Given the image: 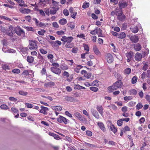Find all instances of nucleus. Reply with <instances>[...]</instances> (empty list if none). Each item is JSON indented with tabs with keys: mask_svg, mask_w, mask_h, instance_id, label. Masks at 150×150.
Wrapping results in <instances>:
<instances>
[{
	"mask_svg": "<svg viewBox=\"0 0 150 150\" xmlns=\"http://www.w3.org/2000/svg\"><path fill=\"white\" fill-rule=\"evenodd\" d=\"M38 58L40 60L41 62H44V59L43 57L40 54L38 55Z\"/></svg>",
	"mask_w": 150,
	"mask_h": 150,
	"instance_id": "60",
	"label": "nucleus"
},
{
	"mask_svg": "<svg viewBox=\"0 0 150 150\" xmlns=\"http://www.w3.org/2000/svg\"><path fill=\"white\" fill-rule=\"evenodd\" d=\"M61 42L58 40L55 41H53L51 43L52 47L55 49H58L59 48L58 46L61 45Z\"/></svg>",
	"mask_w": 150,
	"mask_h": 150,
	"instance_id": "10",
	"label": "nucleus"
},
{
	"mask_svg": "<svg viewBox=\"0 0 150 150\" xmlns=\"http://www.w3.org/2000/svg\"><path fill=\"white\" fill-rule=\"evenodd\" d=\"M6 34L7 35L11 37L13 36L14 34V29L13 27L11 25L6 30Z\"/></svg>",
	"mask_w": 150,
	"mask_h": 150,
	"instance_id": "8",
	"label": "nucleus"
},
{
	"mask_svg": "<svg viewBox=\"0 0 150 150\" xmlns=\"http://www.w3.org/2000/svg\"><path fill=\"white\" fill-rule=\"evenodd\" d=\"M57 11L54 8H52L50 11V13L51 14H54L56 13Z\"/></svg>",
	"mask_w": 150,
	"mask_h": 150,
	"instance_id": "51",
	"label": "nucleus"
},
{
	"mask_svg": "<svg viewBox=\"0 0 150 150\" xmlns=\"http://www.w3.org/2000/svg\"><path fill=\"white\" fill-rule=\"evenodd\" d=\"M37 42L35 40H30L28 46L29 49L30 50H37L38 49Z\"/></svg>",
	"mask_w": 150,
	"mask_h": 150,
	"instance_id": "2",
	"label": "nucleus"
},
{
	"mask_svg": "<svg viewBox=\"0 0 150 150\" xmlns=\"http://www.w3.org/2000/svg\"><path fill=\"white\" fill-rule=\"evenodd\" d=\"M12 72L14 74H19L20 72V70L18 69H13Z\"/></svg>",
	"mask_w": 150,
	"mask_h": 150,
	"instance_id": "48",
	"label": "nucleus"
},
{
	"mask_svg": "<svg viewBox=\"0 0 150 150\" xmlns=\"http://www.w3.org/2000/svg\"><path fill=\"white\" fill-rule=\"evenodd\" d=\"M143 105L141 103H139L136 106V109L139 110L143 107Z\"/></svg>",
	"mask_w": 150,
	"mask_h": 150,
	"instance_id": "49",
	"label": "nucleus"
},
{
	"mask_svg": "<svg viewBox=\"0 0 150 150\" xmlns=\"http://www.w3.org/2000/svg\"><path fill=\"white\" fill-rule=\"evenodd\" d=\"M18 93L19 95L21 96H26L28 94V92L23 90H20L19 91Z\"/></svg>",
	"mask_w": 150,
	"mask_h": 150,
	"instance_id": "35",
	"label": "nucleus"
},
{
	"mask_svg": "<svg viewBox=\"0 0 150 150\" xmlns=\"http://www.w3.org/2000/svg\"><path fill=\"white\" fill-rule=\"evenodd\" d=\"M81 73L87 79H89L91 76V73H87V71L85 70H82L81 71Z\"/></svg>",
	"mask_w": 150,
	"mask_h": 150,
	"instance_id": "14",
	"label": "nucleus"
},
{
	"mask_svg": "<svg viewBox=\"0 0 150 150\" xmlns=\"http://www.w3.org/2000/svg\"><path fill=\"white\" fill-rule=\"evenodd\" d=\"M117 124L119 126H121L123 124V120L122 119H120L117 121Z\"/></svg>",
	"mask_w": 150,
	"mask_h": 150,
	"instance_id": "54",
	"label": "nucleus"
},
{
	"mask_svg": "<svg viewBox=\"0 0 150 150\" xmlns=\"http://www.w3.org/2000/svg\"><path fill=\"white\" fill-rule=\"evenodd\" d=\"M2 69L5 70L9 69V67L7 64L3 65L2 67Z\"/></svg>",
	"mask_w": 150,
	"mask_h": 150,
	"instance_id": "52",
	"label": "nucleus"
},
{
	"mask_svg": "<svg viewBox=\"0 0 150 150\" xmlns=\"http://www.w3.org/2000/svg\"><path fill=\"white\" fill-rule=\"evenodd\" d=\"M96 108L101 115L103 117L104 116V112L103 108L102 105H97Z\"/></svg>",
	"mask_w": 150,
	"mask_h": 150,
	"instance_id": "16",
	"label": "nucleus"
},
{
	"mask_svg": "<svg viewBox=\"0 0 150 150\" xmlns=\"http://www.w3.org/2000/svg\"><path fill=\"white\" fill-rule=\"evenodd\" d=\"M69 11L70 13L71 17L75 19L76 17V16L77 14V12L74 11V9L73 8L71 7L69 9Z\"/></svg>",
	"mask_w": 150,
	"mask_h": 150,
	"instance_id": "17",
	"label": "nucleus"
},
{
	"mask_svg": "<svg viewBox=\"0 0 150 150\" xmlns=\"http://www.w3.org/2000/svg\"><path fill=\"white\" fill-rule=\"evenodd\" d=\"M73 39V38L71 36L67 37L66 36H64L62 37L61 40L64 42L63 43V44H65L66 42H71Z\"/></svg>",
	"mask_w": 150,
	"mask_h": 150,
	"instance_id": "5",
	"label": "nucleus"
},
{
	"mask_svg": "<svg viewBox=\"0 0 150 150\" xmlns=\"http://www.w3.org/2000/svg\"><path fill=\"white\" fill-rule=\"evenodd\" d=\"M34 60V57L30 56H28L27 57V61L30 63H32Z\"/></svg>",
	"mask_w": 150,
	"mask_h": 150,
	"instance_id": "31",
	"label": "nucleus"
},
{
	"mask_svg": "<svg viewBox=\"0 0 150 150\" xmlns=\"http://www.w3.org/2000/svg\"><path fill=\"white\" fill-rule=\"evenodd\" d=\"M83 67L81 65H76L74 68V71L77 73H79L80 72V70Z\"/></svg>",
	"mask_w": 150,
	"mask_h": 150,
	"instance_id": "21",
	"label": "nucleus"
},
{
	"mask_svg": "<svg viewBox=\"0 0 150 150\" xmlns=\"http://www.w3.org/2000/svg\"><path fill=\"white\" fill-rule=\"evenodd\" d=\"M93 50L94 52L96 54L98 55L100 54V52L96 45L93 46Z\"/></svg>",
	"mask_w": 150,
	"mask_h": 150,
	"instance_id": "25",
	"label": "nucleus"
},
{
	"mask_svg": "<svg viewBox=\"0 0 150 150\" xmlns=\"http://www.w3.org/2000/svg\"><path fill=\"white\" fill-rule=\"evenodd\" d=\"M62 75L64 76H66L67 78V80L69 82H70L72 81V79L71 77H69V73L66 71H64Z\"/></svg>",
	"mask_w": 150,
	"mask_h": 150,
	"instance_id": "18",
	"label": "nucleus"
},
{
	"mask_svg": "<svg viewBox=\"0 0 150 150\" xmlns=\"http://www.w3.org/2000/svg\"><path fill=\"white\" fill-rule=\"evenodd\" d=\"M0 18L1 19H4L9 21H11V20L5 16H0Z\"/></svg>",
	"mask_w": 150,
	"mask_h": 150,
	"instance_id": "53",
	"label": "nucleus"
},
{
	"mask_svg": "<svg viewBox=\"0 0 150 150\" xmlns=\"http://www.w3.org/2000/svg\"><path fill=\"white\" fill-rule=\"evenodd\" d=\"M78 50V49L77 47H74L72 49L71 52H72L74 53H76L77 52Z\"/></svg>",
	"mask_w": 150,
	"mask_h": 150,
	"instance_id": "62",
	"label": "nucleus"
},
{
	"mask_svg": "<svg viewBox=\"0 0 150 150\" xmlns=\"http://www.w3.org/2000/svg\"><path fill=\"white\" fill-rule=\"evenodd\" d=\"M89 6V3L88 2L85 1L82 5V8H88Z\"/></svg>",
	"mask_w": 150,
	"mask_h": 150,
	"instance_id": "42",
	"label": "nucleus"
},
{
	"mask_svg": "<svg viewBox=\"0 0 150 150\" xmlns=\"http://www.w3.org/2000/svg\"><path fill=\"white\" fill-rule=\"evenodd\" d=\"M86 134L88 136L91 137L92 135V132L89 130H87L86 131Z\"/></svg>",
	"mask_w": 150,
	"mask_h": 150,
	"instance_id": "63",
	"label": "nucleus"
},
{
	"mask_svg": "<svg viewBox=\"0 0 150 150\" xmlns=\"http://www.w3.org/2000/svg\"><path fill=\"white\" fill-rule=\"evenodd\" d=\"M41 109L40 110V112L44 115H47V111L49 110L48 108L42 106L41 107Z\"/></svg>",
	"mask_w": 150,
	"mask_h": 150,
	"instance_id": "19",
	"label": "nucleus"
},
{
	"mask_svg": "<svg viewBox=\"0 0 150 150\" xmlns=\"http://www.w3.org/2000/svg\"><path fill=\"white\" fill-rule=\"evenodd\" d=\"M67 25L68 26L70 27L71 29H74L75 27L73 23H68L67 24Z\"/></svg>",
	"mask_w": 150,
	"mask_h": 150,
	"instance_id": "61",
	"label": "nucleus"
},
{
	"mask_svg": "<svg viewBox=\"0 0 150 150\" xmlns=\"http://www.w3.org/2000/svg\"><path fill=\"white\" fill-rule=\"evenodd\" d=\"M124 132L125 133L126 132L129 131H130L129 127L127 125L125 126L123 129Z\"/></svg>",
	"mask_w": 150,
	"mask_h": 150,
	"instance_id": "58",
	"label": "nucleus"
},
{
	"mask_svg": "<svg viewBox=\"0 0 150 150\" xmlns=\"http://www.w3.org/2000/svg\"><path fill=\"white\" fill-rule=\"evenodd\" d=\"M91 112L93 115L96 119H99L100 116L98 113L95 109L93 108L91 109Z\"/></svg>",
	"mask_w": 150,
	"mask_h": 150,
	"instance_id": "15",
	"label": "nucleus"
},
{
	"mask_svg": "<svg viewBox=\"0 0 150 150\" xmlns=\"http://www.w3.org/2000/svg\"><path fill=\"white\" fill-rule=\"evenodd\" d=\"M0 108L1 109L7 110L8 109V107L6 105L2 104L0 106Z\"/></svg>",
	"mask_w": 150,
	"mask_h": 150,
	"instance_id": "56",
	"label": "nucleus"
},
{
	"mask_svg": "<svg viewBox=\"0 0 150 150\" xmlns=\"http://www.w3.org/2000/svg\"><path fill=\"white\" fill-rule=\"evenodd\" d=\"M74 115L79 120H82V117L81 114L77 112H75L74 114Z\"/></svg>",
	"mask_w": 150,
	"mask_h": 150,
	"instance_id": "32",
	"label": "nucleus"
},
{
	"mask_svg": "<svg viewBox=\"0 0 150 150\" xmlns=\"http://www.w3.org/2000/svg\"><path fill=\"white\" fill-rule=\"evenodd\" d=\"M67 20L64 18L60 19L59 21V23L61 25H64L67 23Z\"/></svg>",
	"mask_w": 150,
	"mask_h": 150,
	"instance_id": "37",
	"label": "nucleus"
},
{
	"mask_svg": "<svg viewBox=\"0 0 150 150\" xmlns=\"http://www.w3.org/2000/svg\"><path fill=\"white\" fill-rule=\"evenodd\" d=\"M19 11L22 13H28L30 12V9L23 8H20Z\"/></svg>",
	"mask_w": 150,
	"mask_h": 150,
	"instance_id": "26",
	"label": "nucleus"
},
{
	"mask_svg": "<svg viewBox=\"0 0 150 150\" xmlns=\"http://www.w3.org/2000/svg\"><path fill=\"white\" fill-rule=\"evenodd\" d=\"M33 20L35 21V24L37 26L44 28L48 26V24L47 23H43L42 22H39L35 18H33Z\"/></svg>",
	"mask_w": 150,
	"mask_h": 150,
	"instance_id": "3",
	"label": "nucleus"
},
{
	"mask_svg": "<svg viewBox=\"0 0 150 150\" xmlns=\"http://www.w3.org/2000/svg\"><path fill=\"white\" fill-rule=\"evenodd\" d=\"M130 39L132 42L133 43H136L139 40L138 37L137 35L131 36Z\"/></svg>",
	"mask_w": 150,
	"mask_h": 150,
	"instance_id": "20",
	"label": "nucleus"
},
{
	"mask_svg": "<svg viewBox=\"0 0 150 150\" xmlns=\"http://www.w3.org/2000/svg\"><path fill=\"white\" fill-rule=\"evenodd\" d=\"M110 128L111 131H112L115 134H116V133L117 132V128L115 127V126L113 124H111L110 126Z\"/></svg>",
	"mask_w": 150,
	"mask_h": 150,
	"instance_id": "23",
	"label": "nucleus"
},
{
	"mask_svg": "<svg viewBox=\"0 0 150 150\" xmlns=\"http://www.w3.org/2000/svg\"><path fill=\"white\" fill-rule=\"evenodd\" d=\"M97 125L100 128L103 132L106 131V129L103 123L101 122H97Z\"/></svg>",
	"mask_w": 150,
	"mask_h": 150,
	"instance_id": "13",
	"label": "nucleus"
},
{
	"mask_svg": "<svg viewBox=\"0 0 150 150\" xmlns=\"http://www.w3.org/2000/svg\"><path fill=\"white\" fill-rule=\"evenodd\" d=\"M14 31L18 36H21L22 34L23 35H25V32L19 26H17L14 28Z\"/></svg>",
	"mask_w": 150,
	"mask_h": 150,
	"instance_id": "4",
	"label": "nucleus"
},
{
	"mask_svg": "<svg viewBox=\"0 0 150 150\" xmlns=\"http://www.w3.org/2000/svg\"><path fill=\"white\" fill-rule=\"evenodd\" d=\"M127 3L124 0H120L118 3V6L120 9L125 8L127 7Z\"/></svg>",
	"mask_w": 150,
	"mask_h": 150,
	"instance_id": "7",
	"label": "nucleus"
},
{
	"mask_svg": "<svg viewBox=\"0 0 150 150\" xmlns=\"http://www.w3.org/2000/svg\"><path fill=\"white\" fill-rule=\"evenodd\" d=\"M134 47L135 50L136 51H140L142 48L141 46L139 43H137L134 45Z\"/></svg>",
	"mask_w": 150,
	"mask_h": 150,
	"instance_id": "27",
	"label": "nucleus"
},
{
	"mask_svg": "<svg viewBox=\"0 0 150 150\" xmlns=\"http://www.w3.org/2000/svg\"><path fill=\"white\" fill-rule=\"evenodd\" d=\"M143 63L144 64V66L142 67V69L144 71H146L148 67V65L146 64L144 62H143Z\"/></svg>",
	"mask_w": 150,
	"mask_h": 150,
	"instance_id": "46",
	"label": "nucleus"
},
{
	"mask_svg": "<svg viewBox=\"0 0 150 150\" xmlns=\"http://www.w3.org/2000/svg\"><path fill=\"white\" fill-rule=\"evenodd\" d=\"M117 18L119 20L122 21L125 19V16L124 14L121 15L117 16Z\"/></svg>",
	"mask_w": 150,
	"mask_h": 150,
	"instance_id": "41",
	"label": "nucleus"
},
{
	"mask_svg": "<svg viewBox=\"0 0 150 150\" xmlns=\"http://www.w3.org/2000/svg\"><path fill=\"white\" fill-rule=\"evenodd\" d=\"M83 47L85 50L86 51V54H89V48L88 45L85 44H83Z\"/></svg>",
	"mask_w": 150,
	"mask_h": 150,
	"instance_id": "38",
	"label": "nucleus"
},
{
	"mask_svg": "<svg viewBox=\"0 0 150 150\" xmlns=\"http://www.w3.org/2000/svg\"><path fill=\"white\" fill-rule=\"evenodd\" d=\"M45 30L44 29L41 30L38 32V34L41 35H43L45 32Z\"/></svg>",
	"mask_w": 150,
	"mask_h": 150,
	"instance_id": "50",
	"label": "nucleus"
},
{
	"mask_svg": "<svg viewBox=\"0 0 150 150\" xmlns=\"http://www.w3.org/2000/svg\"><path fill=\"white\" fill-rule=\"evenodd\" d=\"M129 93L131 95L135 96L137 93V91L135 89H132L129 91Z\"/></svg>",
	"mask_w": 150,
	"mask_h": 150,
	"instance_id": "39",
	"label": "nucleus"
},
{
	"mask_svg": "<svg viewBox=\"0 0 150 150\" xmlns=\"http://www.w3.org/2000/svg\"><path fill=\"white\" fill-rule=\"evenodd\" d=\"M72 45L71 42H67L65 45V47L68 48H71L72 47Z\"/></svg>",
	"mask_w": 150,
	"mask_h": 150,
	"instance_id": "59",
	"label": "nucleus"
},
{
	"mask_svg": "<svg viewBox=\"0 0 150 150\" xmlns=\"http://www.w3.org/2000/svg\"><path fill=\"white\" fill-rule=\"evenodd\" d=\"M89 88L92 91L96 92L98 90V88L96 87L92 86L90 87Z\"/></svg>",
	"mask_w": 150,
	"mask_h": 150,
	"instance_id": "47",
	"label": "nucleus"
},
{
	"mask_svg": "<svg viewBox=\"0 0 150 150\" xmlns=\"http://www.w3.org/2000/svg\"><path fill=\"white\" fill-rule=\"evenodd\" d=\"M41 73L42 75H45L46 74L47 76L45 68H43L42 69V70L41 71Z\"/></svg>",
	"mask_w": 150,
	"mask_h": 150,
	"instance_id": "55",
	"label": "nucleus"
},
{
	"mask_svg": "<svg viewBox=\"0 0 150 150\" xmlns=\"http://www.w3.org/2000/svg\"><path fill=\"white\" fill-rule=\"evenodd\" d=\"M64 97L66 100L67 101L73 102L75 100L74 98L71 96H65Z\"/></svg>",
	"mask_w": 150,
	"mask_h": 150,
	"instance_id": "28",
	"label": "nucleus"
},
{
	"mask_svg": "<svg viewBox=\"0 0 150 150\" xmlns=\"http://www.w3.org/2000/svg\"><path fill=\"white\" fill-rule=\"evenodd\" d=\"M138 79V78L136 76H134L132 79L131 83L132 84H134L136 83Z\"/></svg>",
	"mask_w": 150,
	"mask_h": 150,
	"instance_id": "43",
	"label": "nucleus"
},
{
	"mask_svg": "<svg viewBox=\"0 0 150 150\" xmlns=\"http://www.w3.org/2000/svg\"><path fill=\"white\" fill-rule=\"evenodd\" d=\"M6 49L4 47H3L2 50L4 52H8L9 53H15L16 52V51L13 49L7 50H5Z\"/></svg>",
	"mask_w": 150,
	"mask_h": 150,
	"instance_id": "34",
	"label": "nucleus"
},
{
	"mask_svg": "<svg viewBox=\"0 0 150 150\" xmlns=\"http://www.w3.org/2000/svg\"><path fill=\"white\" fill-rule=\"evenodd\" d=\"M21 6L27 7V5L24 4V2L22 0H15Z\"/></svg>",
	"mask_w": 150,
	"mask_h": 150,
	"instance_id": "29",
	"label": "nucleus"
},
{
	"mask_svg": "<svg viewBox=\"0 0 150 150\" xmlns=\"http://www.w3.org/2000/svg\"><path fill=\"white\" fill-rule=\"evenodd\" d=\"M142 57L140 53L137 52L135 55V59L136 60L139 61L141 60Z\"/></svg>",
	"mask_w": 150,
	"mask_h": 150,
	"instance_id": "22",
	"label": "nucleus"
},
{
	"mask_svg": "<svg viewBox=\"0 0 150 150\" xmlns=\"http://www.w3.org/2000/svg\"><path fill=\"white\" fill-rule=\"evenodd\" d=\"M115 12L116 15L117 16L122 15L123 13L122 9H120V8L116 9Z\"/></svg>",
	"mask_w": 150,
	"mask_h": 150,
	"instance_id": "33",
	"label": "nucleus"
},
{
	"mask_svg": "<svg viewBox=\"0 0 150 150\" xmlns=\"http://www.w3.org/2000/svg\"><path fill=\"white\" fill-rule=\"evenodd\" d=\"M131 30L133 33H137L139 30L138 27L137 26H136L134 28H132L131 29Z\"/></svg>",
	"mask_w": 150,
	"mask_h": 150,
	"instance_id": "45",
	"label": "nucleus"
},
{
	"mask_svg": "<svg viewBox=\"0 0 150 150\" xmlns=\"http://www.w3.org/2000/svg\"><path fill=\"white\" fill-rule=\"evenodd\" d=\"M51 71L54 74L59 76L61 73V70L59 68L51 67L50 68Z\"/></svg>",
	"mask_w": 150,
	"mask_h": 150,
	"instance_id": "9",
	"label": "nucleus"
},
{
	"mask_svg": "<svg viewBox=\"0 0 150 150\" xmlns=\"http://www.w3.org/2000/svg\"><path fill=\"white\" fill-rule=\"evenodd\" d=\"M105 58L108 63H112L114 60L112 55L110 53H108L107 54Z\"/></svg>",
	"mask_w": 150,
	"mask_h": 150,
	"instance_id": "11",
	"label": "nucleus"
},
{
	"mask_svg": "<svg viewBox=\"0 0 150 150\" xmlns=\"http://www.w3.org/2000/svg\"><path fill=\"white\" fill-rule=\"evenodd\" d=\"M126 37L125 33L124 32H122L120 34H118V38L120 39H123Z\"/></svg>",
	"mask_w": 150,
	"mask_h": 150,
	"instance_id": "40",
	"label": "nucleus"
},
{
	"mask_svg": "<svg viewBox=\"0 0 150 150\" xmlns=\"http://www.w3.org/2000/svg\"><path fill=\"white\" fill-rule=\"evenodd\" d=\"M55 86V83L54 82L50 81L49 82L46 83L45 84V86L46 87H51Z\"/></svg>",
	"mask_w": 150,
	"mask_h": 150,
	"instance_id": "30",
	"label": "nucleus"
},
{
	"mask_svg": "<svg viewBox=\"0 0 150 150\" xmlns=\"http://www.w3.org/2000/svg\"><path fill=\"white\" fill-rule=\"evenodd\" d=\"M25 19L26 21L28 22H30L31 20V17L30 16H27L25 17Z\"/></svg>",
	"mask_w": 150,
	"mask_h": 150,
	"instance_id": "64",
	"label": "nucleus"
},
{
	"mask_svg": "<svg viewBox=\"0 0 150 150\" xmlns=\"http://www.w3.org/2000/svg\"><path fill=\"white\" fill-rule=\"evenodd\" d=\"M124 74L126 75H128L130 74L131 72V69L130 68H127L125 69L124 70Z\"/></svg>",
	"mask_w": 150,
	"mask_h": 150,
	"instance_id": "36",
	"label": "nucleus"
},
{
	"mask_svg": "<svg viewBox=\"0 0 150 150\" xmlns=\"http://www.w3.org/2000/svg\"><path fill=\"white\" fill-rule=\"evenodd\" d=\"M60 68L62 70L64 71L67 70L68 69L69 67L66 64L64 63L60 65Z\"/></svg>",
	"mask_w": 150,
	"mask_h": 150,
	"instance_id": "24",
	"label": "nucleus"
},
{
	"mask_svg": "<svg viewBox=\"0 0 150 150\" xmlns=\"http://www.w3.org/2000/svg\"><path fill=\"white\" fill-rule=\"evenodd\" d=\"M57 121L60 123L63 122L64 124H66L68 123L69 120L64 117L59 115V117L57 118Z\"/></svg>",
	"mask_w": 150,
	"mask_h": 150,
	"instance_id": "6",
	"label": "nucleus"
},
{
	"mask_svg": "<svg viewBox=\"0 0 150 150\" xmlns=\"http://www.w3.org/2000/svg\"><path fill=\"white\" fill-rule=\"evenodd\" d=\"M146 76L147 77L146 73L143 72L141 75V79L144 80V79L146 78Z\"/></svg>",
	"mask_w": 150,
	"mask_h": 150,
	"instance_id": "57",
	"label": "nucleus"
},
{
	"mask_svg": "<svg viewBox=\"0 0 150 150\" xmlns=\"http://www.w3.org/2000/svg\"><path fill=\"white\" fill-rule=\"evenodd\" d=\"M108 107L109 109H112L114 110H116L117 109V107L114 104H111L108 106Z\"/></svg>",
	"mask_w": 150,
	"mask_h": 150,
	"instance_id": "44",
	"label": "nucleus"
},
{
	"mask_svg": "<svg viewBox=\"0 0 150 150\" xmlns=\"http://www.w3.org/2000/svg\"><path fill=\"white\" fill-rule=\"evenodd\" d=\"M123 83L121 80H119L114 83L112 85L108 88V90L110 93L112 91L116 90L118 88H120L122 86Z\"/></svg>",
	"mask_w": 150,
	"mask_h": 150,
	"instance_id": "1",
	"label": "nucleus"
},
{
	"mask_svg": "<svg viewBox=\"0 0 150 150\" xmlns=\"http://www.w3.org/2000/svg\"><path fill=\"white\" fill-rule=\"evenodd\" d=\"M126 56L127 57V62H129L131 60L134 56V54L133 52L130 51L128 52L126 54Z\"/></svg>",
	"mask_w": 150,
	"mask_h": 150,
	"instance_id": "12",
	"label": "nucleus"
}]
</instances>
